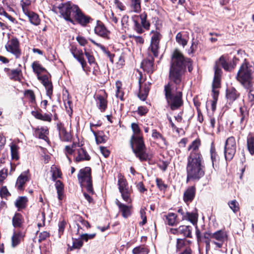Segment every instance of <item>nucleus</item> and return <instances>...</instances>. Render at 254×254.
Here are the masks:
<instances>
[{
	"mask_svg": "<svg viewBox=\"0 0 254 254\" xmlns=\"http://www.w3.org/2000/svg\"><path fill=\"white\" fill-rule=\"evenodd\" d=\"M183 219L189 220L194 225L197 222V216L195 213L187 212L185 215L183 216Z\"/></svg>",
	"mask_w": 254,
	"mask_h": 254,
	"instance_id": "39",
	"label": "nucleus"
},
{
	"mask_svg": "<svg viewBox=\"0 0 254 254\" xmlns=\"http://www.w3.org/2000/svg\"><path fill=\"white\" fill-rule=\"evenodd\" d=\"M141 19V23L142 25L145 28H148L150 24L148 22L146 21L147 15L145 13H143L139 15Z\"/></svg>",
	"mask_w": 254,
	"mask_h": 254,
	"instance_id": "53",
	"label": "nucleus"
},
{
	"mask_svg": "<svg viewBox=\"0 0 254 254\" xmlns=\"http://www.w3.org/2000/svg\"><path fill=\"white\" fill-rule=\"evenodd\" d=\"M38 79L41 81L44 86L51 82L47 75H38Z\"/></svg>",
	"mask_w": 254,
	"mask_h": 254,
	"instance_id": "58",
	"label": "nucleus"
},
{
	"mask_svg": "<svg viewBox=\"0 0 254 254\" xmlns=\"http://www.w3.org/2000/svg\"><path fill=\"white\" fill-rule=\"evenodd\" d=\"M195 192V188L191 186L186 190L184 194V200L185 202L191 201L193 199Z\"/></svg>",
	"mask_w": 254,
	"mask_h": 254,
	"instance_id": "25",
	"label": "nucleus"
},
{
	"mask_svg": "<svg viewBox=\"0 0 254 254\" xmlns=\"http://www.w3.org/2000/svg\"><path fill=\"white\" fill-rule=\"evenodd\" d=\"M31 114L35 118L38 120H40L43 121H47L48 122H51L52 121V115L51 114H42L38 111H33L31 112Z\"/></svg>",
	"mask_w": 254,
	"mask_h": 254,
	"instance_id": "24",
	"label": "nucleus"
},
{
	"mask_svg": "<svg viewBox=\"0 0 254 254\" xmlns=\"http://www.w3.org/2000/svg\"><path fill=\"white\" fill-rule=\"evenodd\" d=\"M176 41L183 47L187 45L188 43L187 40L183 38L182 34L181 32L178 33L176 37Z\"/></svg>",
	"mask_w": 254,
	"mask_h": 254,
	"instance_id": "51",
	"label": "nucleus"
},
{
	"mask_svg": "<svg viewBox=\"0 0 254 254\" xmlns=\"http://www.w3.org/2000/svg\"><path fill=\"white\" fill-rule=\"evenodd\" d=\"M84 55L87 59L88 62L90 65L96 64L95 59L93 55L91 53L87 52L86 49L84 50Z\"/></svg>",
	"mask_w": 254,
	"mask_h": 254,
	"instance_id": "50",
	"label": "nucleus"
},
{
	"mask_svg": "<svg viewBox=\"0 0 254 254\" xmlns=\"http://www.w3.org/2000/svg\"><path fill=\"white\" fill-rule=\"evenodd\" d=\"M116 204L118 206L119 211L122 213V216L127 218L131 214L132 206L131 205H127L121 202L118 199H116Z\"/></svg>",
	"mask_w": 254,
	"mask_h": 254,
	"instance_id": "19",
	"label": "nucleus"
},
{
	"mask_svg": "<svg viewBox=\"0 0 254 254\" xmlns=\"http://www.w3.org/2000/svg\"><path fill=\"white\" fill-rule=\"evenodd\" d=\"M149 85L145 84L144 86H141L140 84V89L138 95V97L142 101H144L149 92Z\"/></svg>",
	"mask_w": 254,
	"mask_h": 254,
	"instance_id": "29",
	"label": "nucleus"
},
{
	"mask_svg": "<svg viewBox=\"0 0 254 254\" xmlns=\"http://www.w3.org/2000/svg\"><path fill=\"white\" fill-rule=\"evenodd\" d=\"M4 71L6 72L10 79L15 81H20L22 77V71L20 68L16 69H9L5 68Z\"/></svg>",
	"mask_w": 254,
	"mask_h": 254,
	"instance_id": "21",
	"label": "nucleus"
},
{
	"mask_svg": "<svg viewBox=\"0 0 254 254\" xmlns=\"http://www.w3.org/2000/svg\"><path fill=\"white\" fill-rule=\"evenodd\" d=\"M200 145V140L195 139L192 142L191 144L188 147V150L190 151V153L188 157L191 158H202L200 151H199V147Z\"/></svg>",
	"mask_w": 254,
	"mask_h": 254,
	"instance_id": "15",
	"label": "nucleus"
},
{
	"mask_svg": "<svg viewBox=\"0 0 254 254\" xmlns=\"http://www.w3.org/2000/svg\"><path fill=\"white\" fill-rule=\"evenodd\" d=\"M147 57L141 63L142 68L148 73H152L154 70V57H155L153 53L147 51Z\"/></svg>",
	"mask_w": 254,
	"mask_h": 254,
	"instance_id": "14",
	"label": "nucleus"
},
{
	"mask_svg": "<svg viewBox=\"0 0 254 254\" xmlns=\"http://www.w3.org/2000/svg\"><path fill=\"white\" fill-rule=\"evenodd\" d=\"M21 237L22 234L20 232L13 234L11 238V245L13 247H15L19 244Z\"/></svg>",
	"mask_w": 254,
	"mask_h": 254,
	"instance_id": "44",
	"label": "nucleus"
},
{
	"mask_svg": "<svg viewBox=\"0 0 254 254\" xmlns=\"http://www.w3.org/2000/svg\"><path fill=\"white\" fill-rule=\"evenodd\" d=\"M25 97L32 103L35 102V96L33 91L31 90H27L24 92Z\"/></svg>",
	"mask_w": 254,
	"mask_h": 254,
	"instance_id": "49",
	"label": "nucleus"
},
{
	"mask_svg": "<svg viewBox=\"0 0 254 254\" xmlns=\"http://www.w3.org/2000/svg\"><path fill=\"white\" fill-rule=\"evenodd\" d=\"M78 180L82 187L86 188L88 192L93 194L90 168L85 167L81 169L78 175Z\"/></svg>",
	"mask_w": 254,
	"mask_h": 254,
	"instance_id": "7",
	"label": "nucleus"
},
{
	"mask_svg": "<svg viewBox=\"0 0 254 254\" xmlns=\"http://www.w3.org/2000/svg\"><path fill=\"white\" fill-rule=\"evenodd\" d=\"M35 135L39 138L46 140L47 135L49 133V130L47 127H42L40 128L36 129L35 131Z\"/></svg>",
	"mask_w": 254,
	"mask_h": 254,
	"instance_id": "28",
	"label": "nucleus"
},
{
	"mask_svg": "<svg viewBox=\"0 0 254 254\" xmlns=\"http://www.w3.org/2000/svg\"><path fill=\"white\" fill-rule=\"evenodd\" d=\"M28 17L30 22L35 25H38L40 23V19L39 16L32 11H29L25 14Z\"/></svg>",
	"mask_w": 254,
	"mask_h": 254,
	"instance_id": "31",
	"label": "nucleus"
},
{
	"mask_svg": "<svg viewBox=\"0 0 254 254\" xmlns=\"http://www.w3.org/2000/svg\"><path fill=\"white\" fill-rule=\"evenodd\" d=\"M7 176V169H2L0 171V184H1Z\"/></svg>",
	"mask_w": 254,
	"mask_h": 254,
	"instance_id": "62",
	"label": "nucleus"
},
{
	"mask_svg": "<svg viewBox=\"0 0 254 254\" xmlns=\"http://www.w3.org/2000/svg\"><path fill=\"white\" fill-rule=\"evenodd\" d=\"M56 188L57 191L58 198L62 200L63 197L64 185L60 181H57L55 184Z\"/></svg>",
	"mask_w": 254,
	"mask_h": 254,
	"instance_id": "41",
	"label": "nucleus"
},
{
	"mask_svg": "<svg viewBox=\"0 0 254 254\" xmlns=\"http://www.w3.org/2000/svg\"><path fill=\"white\" fill-rule=\"evenodd\" d=\"M31 66L33 71L37 74V76L39 75L41 73L47 71L38 61L34 62Z\"/></svg>",
	"mask_w": 254,
	"mask_h": 254,
	"instance_id": "32",
	"label": "nucleus"
},
{
	"mask_svg": "<svg viewBox=\"0 0 254 254\" xmlns=\"http://www.w3.org/2000/svg\"><path fill=\"white\" fill-rule=\"evenodd\" d=\"M76 146V143H73L71 145H66L65 146L64 153L70 162L71 161L70 158L68 157V155L72 154Z\"/></svg>",
	"mask_w": 254,
	"mask_h": 254,
	"instance_id": "42",
	"label": "nucleus"
},
{
	"mask_svg": "<svg viewBox=\"0 0 254 254\" xmlns=\"http://www.w3.org/2000/svg\"><path fill=\"white\" fill-rule=\"evenodd\" d=\"M11 155L12 159L17 160L19 159V147L14 143H11L10 145Z\"/></svg>",
	"mask_w": 254,
	"mask_h": 254,
	"instance_id": "38",
	"label": "nucleus"
},
{
	"mask_svg": "<svg viewBox=\"0 0 254 254\" xmlns=\"http://www.w3.org/2000/svg\"><path fill=\"white\" fill-rule=\"evenodd\" d=\"M185 239H177L176 244V251L178 252L180 251L186 245Z\"/></svg>",
	"mask_w": 254,
	"mask_h": 254,
	"instance_id": "55",
	"label": "nucleus"
},
{
	"mask_svg": "<svg viewBox=\"0 0 254 254\" xmlns=\"http://www.w3.org/2000/svg\"><path fill=\"white\" fill-rule=\"evenodd\" d=\"M27 198L25 196L19 197L15 202V205L18 209H22L25 207Z\"/></svg>",
	"mask_w": 254,
	"mask_h": 254,
	"instance_id": "36",
	"label": "nucleus"
},
{
	"mask_svg": "<svg viewBox=\"0 0 254 254\" xmlns=\"http://www.w3.org/2000/svg\"><path fill=\"white\" fill-rule=\"evenodd\" d=\"M89 40L95 46H96L97 47H99V48H100L103 52H104L110 59L111 61L112 62H113V57H114V55H113L112 54H111L110 53V52L109 51H107L106 50L105 47L99 44V43H98L97 42H96L94 40H93V39H90Z\"/></svg>",
	"mask_w": 254,
	"mask_h": 254,
	"instance_id": "43",
	"label": "nucleus"
},
{
	"mask_svg": "<svg viewBox=\"0 0 254 254\" xmlns=\"http://www.w3.org/2000/svg\"><path fill=\"white\" fill-rule=\"evenodd\" d=\"M218 64H220L222 65V66L224 68V69L226 70H230V66L229 65H228V63L225 61V60H224V58L223 56L221 57L220 58H219V62L218 63H216V64L214 66V68L216 67V66H217L218 68L220 69L219 66H218ZM220 70H221L220 69ZM222 71V70H221ZM222 73V71H221V73ZM221 76V74L220 75V76Z\"/></svg>",
	"mask_w": 254,
	"mask_h": 254,
	"instance_id": "46",
	"label": "nucleus"
},
{
	"mask_svg": "<svg viewBox=\"0 0 254 254\" xmlns=\"http://www.w3.org/2000/svg\"><path fill=\"white\" fill-rule=\"evenodd\" d=\"M129 37L132 38V40H134L137 44L142 45L144 43V39L141 36L130 35Z\"/></svg>",
	"mask_w": 254,
	"mask_h": 254,
	"instance_id": "56",
	"label": "nucleus"
},
{
	"mask_svg": "<svg viewBox=\"0 0 254 254\" xmlns=\"http://www.w3.org/2000/svg\"><path fill=\"white\" fill-rule=\"evenodd\" d=\"M0 15H3L5 16L12 22H14L15 20V18L9 15L2 8H0Z\"/></svg>",
	"mask_w": 254,
	"mask_h": 254,
	"instance_id": "57",
	"label": "nucleus"
},
{
	"mask_svg": "<svg viewBox=\"0 0 254 254\" xmlns=\"http://www.w3.org/2000/svg\"><path fill=\"white\" fill-rule=\"evenodd\" d=\"M30 179V175L29 170L22 172L17 178L15 187L18 190H23L25 183L29 181Z\"/></svg>",
	"mask_w": 254,
	"mask_h": 254,
	"instance_id": "16",
	"label": "nucleus"
},
{
	"mask_svg": "<svg viewBox=\"0 0 254 254\" xmlns=\"http://www.w3.org/2000/svg\"><path fill=\"white\" fill-rule=\"evenodd\" d=\"M228 205L234 212H236L239 210V203L236 200L230 201L228 202Z\"/></svg>",
	"mask_w": 254,
	"mask_h": 254,
	"instance_id": "54",
	"label": "nucleus"
},
{
	"mask_svg": "<svg viewBox=\"0 0 254 254\" xmlns=\"http://www.w3.org/2000/svg\"><path fill=\"white\" fill-rule=\"evenodd\" d=\"M7 52L13 55L15 58L18 59L21 55L19 41L16 38L10 39L5 45Z\"/></svg>",
	"mask_w": 254,
	"mask_h": 254,
	"instance_id": "9",
	"label": "nucleus"
},
{
	"mask_svg": "<svg viewBox=\"0 0 254 254\" xmlns=\"http://www.w3.org/2000/svg\"><path fill=\"white\" fill-rule=\"evenodd\" d=\"M95 33L105 39H109L110 32L101 22L98 21L94 28Z\"/></svg>",
	"mask_w": 254,
	"mask_h": 254,
	"instance_id": "18",
	"label": "nucleus"
},
{
	"mask_svg": "<svg viewBox=\"0 0 254 254\" xmlns=\"http://www.w3.org/2000/svg\"><path fill=\"white\" fill-rule=\"evenodd\" d=\"M31 1L30 0H21L20 1V5L22 7L23 12L24 14L28 13L29 10V7L31 5Z\"/></svg>",
	"mask_w": 254,
	"mask_h": 254,
	"instance_id": "45",
	"label": "nucleus"
},
{
	"mask_svg": "<svg viewBox=\"0 0 254 254\" xmlns=\"http://www.w3.org/2000/svg\"><path fill=\"white\" fill-rule=\"evenodd\" d=\"M152 137L154 139L161 140L164 145H166V139L157 130L153 129L152 130Z\"/></svg>",
	"mask_w": 254,
	"mask_h": 254,
	"instance_id": "48",
	"label": "nucleus"
},
{
	"mask_svg": "<svg viewBox=\"0 0 254 254\" xmlns=\"http://www.w3.org/2000/svg\"><path fill=\"white\" fill-rule=\"evenodd\" d=\"M148 253L149 250L144 245L135 247L132 250L133 254H148Z\"/></svg>",
	"mask_w": 254,
	"mask_h": 254,
	"instance_id": "40",
	"label": "nucleus"
},
{
	"mask_svg": "<svg viewBox=\"0 0 254 254\" xmlns=\"http://www.w3.org/2000/svg\"><path fill=\"white\" fill-rule=\"evenodd\" d=\"M23 223L22 215L19 213H16L12 218V225L15 228H19L21 226Z\"/></svg>",
	"mask_w": 254,
	"mask_h": 254,
	"instance_id": "35",
	"label": "nucleus"
},
{
	"mask_svg": "<svg viewBox=\"0 0 254 254\" xmlns=\"http://www.w3.org/2000/svg\"><path fill=\"white\" fill-rule=\"evenodd\" d=\"M176 59L178 60L177 62L176 63L177 64L179 65L181 64H182V75H183L184 71V67L185 66H188L189 68V70L190 72L192 70V67H191V61L190 59H185L183 55L178 50H176L172 55V63L170 68L172 67L173 64V61L174 59Z\"/></svg>",
	"mask_w": 254,
	"mask_h": 254,
	"instance_id": "10",
	"label": "nucleus"
},
{
	"mask_svg": "<svg viewBox=\"0 0 254 254\" xmlns=\"http://www.w3.org/2000/svg\"><path fill=\"white\" fill-rule=\"evenodd\" d=\"M51 172L52 174V179L54 181H56L57 178H60L62 175L60 170L55 166L51 167Z\"/></svg>",
	"mask_w": 254,
	"mask_h": 254,
	"instance_id": "47",
	"label": "nucleus"
},
{
	"mask_svg": "<svg viewBox=\"0 0 254 254\" xmlns=\"http://www.w3.org/2000/svg\"><path fill=\"white\" fill-rule=\"evenodd\" d=\"M177 215L174 213H169L166 215V223L173 226L177 223Z\"/></svg>",
	"mask_w": 254,
	"mask_h": 254,
	"instance_id": "37",
	"label": "nucleus"
},
{
	"mask_svg": "<svg viewBox=\"0 0 254 254\" xmlns=\"http://www.w3.org/2000/svg\"><path fill=\"white\" fill-rule=\"evenodd\" d=\"M107 96L105 91H101L94 96L96 105L102 112H104L107 108Z\"/></svg>",
	"mask_w": 254,
	"mask_h": 254,
	"instance_id": "12",
	"label": "nucleus"
},
{
	"mask_svg": "<svg viewBox=\"0 0 254 254\" xmlns=\"http://www.w3.org/2000/svg\"><path fill=\"white\" fill-rule=\"evenodd\" d=\"M131 127L133 132V134L130 139V145L133 152L141 161L151 159V155L146 152L143 137L140 133L138 125L135 123H132Z\"/></svg>",
	"mask_w": 254,
	"mask_h": 254,
	"instance_id": "3",
	"label": "nucleus"
},
{
	"mask_svg": "<svg viewBox=\"0 0 254 254\" xmlns=\"http://www.w3.org/2000/svg\"><path fill=\"white\" fill-rule=\"evenodd\" d=\"M240 123L241 124H244L247 122V117L248 116V113L246 110H244L243 108H240Z\"/></svg>",
	"mask_w": 254,
	"mask_h": 254,
	"instance_id": "52",
	"label": "nucleus"
},
{
	"mask_svg": "<svg viewBox=\"0 0 254 254\" xmlns=\"http://www.w3.org/2000/svg\"><path fill=\"white\" fill-rule=\"evenodd\" d=\"M58 8L61 16L72 24L76 21L85 26L89 22L90 17L85 16L77 5L70 2L60 4Z\"/></svg>",
	"mask_w": 254,
	"mask_h": 254,
	"instance_id": "2",
	"label": "nucleus"
},
{
	"mask_svg": "<svg viewBox=\"0 0 254 254\" xmlns=\"http://www.w3.org/2000/svg\"><path fill=\"white\" fill-rule=\"evenodd\" d=\"M118 185L119 186V191L128 189L127 187V183L124 176L121 174L118 175Z\"/></svg>",
	"mask_w": 254,
	"mask_h": 254,
	"instance_id": "34",
	"label": "nucleus"
},
{
	"mask_svg": "<svg viewBox=\"0 0 254 254\" xmlns=\"http://www.w3.org/2000/svg\"><path fill=\"white\" fill-rule=\"evenodd\" d=\"M77 156L75 159V161L77 162L84 160H89L90 159V157L87 152L82 148H80L77 150Z\"/></svg>",
	"mask_w": 254,
	"mask_h": 254,
	"instance_id": "26",
	"label": "nucleus"
},
{
	"mask_svg": "<svg viewBox=\"0 0 254 254\" xmlns=\"http://www.w3.org/2000/svg\"><path fill=\"white\" fill-rule=\"evenodd\" d=\"M145 208H142L140 210V214L141 219H142V221L140 223V225H144L146 222V217L145 216Z\"/></svg>",
	"mask_w": 254,
	"mask_h": 254,
	"instance_id": "59",
	"label": "nucleus"
},
{
	"mask_svg": "<svg viewBox=\"0 0 254 254\" xmlns=\"http://www.w3.org/2000/svg\"><path fill=\"white\" fill-rule=\"evenodd\" d=\"M204 238H211V243L213 244L216 249H220L224 243L227 241L228 235L224 230H218L214 233L205 232L203 233Z\"/></svg>",
	"mask_w": 254,
	"mask_h": 254,
	"instance_id": "6",
	"label": "nucleus"
},
{
	"mask_svg": "<svg viewBox=\"0 0 254 254\" xmlns=\"http://www.w3.org/2000/svg\"><path fill=\"white\" fill-rule=\"evenodd\" d=\"M221 70L217 66L215 67V75L214 76L213 81L212 83V92L213 93L214 100L212 103V109L213 110L215 109L216 102L217 100V97L219 94L218 91L217 90L220 86V75Z\"/></svg>",
	"mask_w": 254,
	"mask_h": 254,
	"instance_id": "8",
	"label": "nucleus"
},
{
	"mask_svg": "<svg viewBox=\"0 0 254 254\" xmlns=\"http://www.w3.org/2000/svg\"><path fill=\"white\" fill-rule=\"evenodd\" d=\"M95 234H82L80 235V238L82 240H84L86 242L88 241L89 239H92L94 238L95 236Z\"/></svg>",
	"mask_w": 254,
	"mask_h": 254,
	"instance_id": "64",
	"label": "nucleus"
},
{
	"mask_svg": "<svg viewBox=\"0 0 254 254\" xmlns=\"http://www.w3.org/2000/svg\"><path fill=\"white\" fill-rule=\"evenodd\" d=\"M236 145L235 138L229 137L226 141L225 145V157L226 160H231L236 153Z\"/></svg>",
	"mask_w": 254,
	"mask_h": 254,
	"instance_id": "11",
	"label": "nucleus"
},
{
	"mask_svg": "<svg viewBox=\"0 0 254 254\" xmlns=\"http://www.w3.org/2000/svg\"><path fill=\"white\" fill-rule=\"evenodd\" d=\"M156 182L157 187L160 190H164L167 188V185L164 183L161 179L157 178L156 179Z\"/></svg>",
	"mask_w": 254,
	"mask_h": 254,
	"instance_id": "60",
	"label": "nucleus"
},
{
	"mask_svg": "<svg viewBox=\"0 0 254 254\" xmlns=\"http://www.w3.org/2000/svg\"><path fill=\"white\" fill-rule=\"evenodd\" d=\"M174 64L170 69V82L164 87L165 95L167 103L172 110H176L183 104L182 82V64H177L178 60L174 59Z\"/></svg>",
	"mask_w": 254,
	"mask_h": 254,
	"instance_id": "1",
	"label": "nucleus"
},
{
	"mask_svg": "<svg viewBox=\"0 0 254 254\" xmlns=\"http://www.w3.org/2000/svg\"><path fill=\"white\" fill-rule=\"evenodd\" d=\"M204 167L203 164V158L188 157L186 167L187 181L192 180H199L204 175Z\"/></svg>",
	"mask_w": 254,
	"mask_h": 254,
	"instance_id": "4",
	"label": "nucleus"
},
{
	"mask_svg": "<svg viewBox=\"0 0 254 254\" xmlns=\"http://www.w3.org/2000/svg\"><path fill=\"white\" fill-rule=\"evenodd\" d=\"M248 150L251 155H254V135L249 134L247 139Z\"/></svg>",
	"mask_w": 254,
	"mask_h": 254,
	"instance_id": "30",
	"label": "nucleus"
},
{
	"mask_svg": "<svg viewBox=\"0 0 254 254\" xmlns=\"http://www.w3.org/2000/svg\"><path fill=\"white\" fill-rule=\"evenodd\" d=\"M172 232L174 234L182 235L185 237H191V230L188 226H181L175 229H172Z\"/></svg>",
	"mask_w": 254,
	"mask_h": 254,
	"instance_id": "22",
	"label": "nucleus"
},
{
	"mask_svg": "<svg viewBox=\"0 0 254 254\" xmlns=\"http://www.w3.org/2000/svg\"><path fill=\"white\" fill-rule=\"evenodd\" d=\"M82 240L75 239L73 242L72 248L73 249H79L83 246Z\"/></svg>",
	"mask_w": 254,
	"mask_h": 254,
	"instance_id": "61",
	"label": "nucleus"
},
{
	"mask_svg": "<svg viewBox=\"0 0 254 254\" xmlns=\"http://www.w3.org/2000/svg\"><path fill=\"white\" fill-rule=\"evenodd\" d=\"M160 38L161 35L158 32H152L151 44L148 49V51H150V52L153 53V55L155 57L158 56L159 43Z\"/></svg>",
	"mask_w": 254,
	"mask_h": 254,
	"instance_id": "13",
	"label": "nucleus"
},
{
	"mask_svg": "<svg viewBox=\"0 0 254 254\" xmlns=\"http://www.w3.org/2000/svg\"><path fill=\"white\" fill-rule=\"evenodd\" d=\"M57 127L59 130L60 137L62 141H69L71 140V134L66 130L63 124L58 123Z\"/></svg>",
	"mask_w": 254,
	"mask_h": 254,
	"instance_id": "20",
	"label": "nucleus"
},
{
	"mask_svg": "<svg viewBox=\"0 0 254 254\" xmlns=\"http://www.w3.org/2000/svg\"><path fill=\"white\" fill-rule=\"evenodd\" d=\"M240 96V93L234 87H229L226 90V98L229 103L236 100Z\"/></svg>",
	"mask_w": 254,
	"mask_h": 254,
	"instance_id": "23",
	"label": "nucleus"
},
{
	"mask_svg": "<svg viewBox=\"0 0 254 254\" xmlns=\"http://www.w3.org/2000/svg\"><path fill=\"white\" fill-rule=\"evenodd\" d=\"M131 12L139 13L141 11V0H129Z\"/></svg>",
	"mask_w": 254,
	"mask_h": 254,
	"instance_id": "27",
	"label": "nucleus"
},
{
	"mask_svg": "<svg viewBox=\"0 0 254 254\" xmlns=\"http://www.w3.org/2000/svg\"><path fill=\"white\" fill-rule=\"evenodd\" d=\"M131 191V190L129 189V188L120 191L123 200L128 203H131L132 202L130 197Z\"/></svg>",
	"mask_w": 254,
	"mask_h": 254,
	"instance_id": "33",
	"label": "nucleus"
},
{
	"mask_svg": "<svg viewBox=\"0 0 254 254\" xmlns=\"http://www.w3.org/2000/svg\"><path fill=\"white\" fill-rule=\"evenodd\" d=\"M71 54L73 57L76 59L81 64L82 68L84 71H86V66L87 63L84 58V53L81 50L72 49Z\"/></svg>",
	"mask_w": 254,
	"mask_h": 254,
	"instance_id": "17",
	"label": "nucleus"
},
{
	"mask_svg": "<svg viewBox=\"0 0 254 254\" xmlns=\"http://www.w3.org/2000/svg\"><path fill=\"white\" fill-rule=\"evenodd\" d=\"M47 91V95L50 97H51V96L53 94V85L52 82L46 84L44 86Z\"/></svg>",
	"mask_w": 254,
	"mask_h": 254,
	"instance_id": "63",
	"label": "nucleus"
},
{
	"mask_svg": "<svg viewBox=\"0 0 254 254\" xmlns=\"http://www.w3.org/2000/svg\"><path fill=\"white\" fill-rule=\"evenodd\" d=\"M253 66L245 60L238 72L237 79L246 88H250L253 85Z\"/></svg>",
	"mask_w": 254,
	"mask_h": 254,
	"instance_id": "5",
	"label": "nucleus"
}]
</instances>
